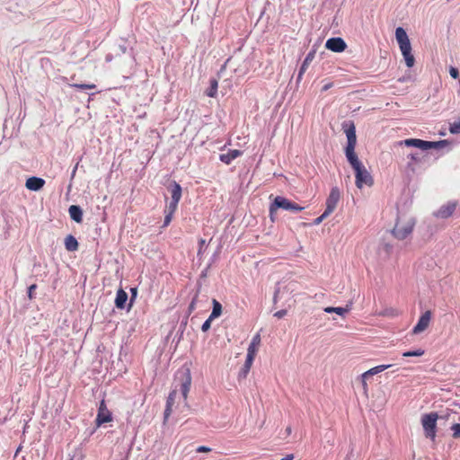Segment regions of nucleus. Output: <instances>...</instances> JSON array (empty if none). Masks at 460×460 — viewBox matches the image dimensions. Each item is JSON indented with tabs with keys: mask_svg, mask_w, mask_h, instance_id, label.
I'll return each mask as SVG.
<instances>
[{
	"mask_svg": "<svg viewBox=\"0 0 460 460\" xmlns=\"http://www.w3.org/2000/svg\"><path fill=\"white\" fill-rule=\"evenodd\" d=\"M178 201H173V200H171L170 204L166 207L164 212L165 213H170V214H174V212L176 211L177 209V207H178Z\"/></svg>",
	"mask_w": 460,
	"mask_h": 460,
	"instance_id": "obj_31",
	"label": "nucleus"
},
{
	"mask_svg": "<svg viewBox=\"0 0 460 460\" xmlns=\"http://www.w3.org/2000/svg\"><path fill=\"white\" fill-rule=\"evenodd\" d=\"M172 214H170V213H165V217H164V227H166L167 226H169V224L171 223L172 219Z\"/></svg>",
	"mask_w": 460,
	"mask_h": 460,
	"instance_id": "obj_35",
	"label": "nucleus"
},
{
	"mask_svg": "<svg viewBox=\"0 0 460 460\" xmlns=\"http://www.w3.org/2000/svg\"><path fill=\"white\" fill-rule=\"evenodd\" d=\"M210 451H211V449L205 446H200L197 448V452H199V453H207V452H210Z\"/></svg>",
	"mask_w": 460,
	"mask_h": 460,
	"instance_id": "obj_41",
	"label": "nucleus"
},
{
	"mask_svg": "<svg viewBox=\"0 0 460 460\" xmlns=\"http://www.w3.org/2000/svg\"><path fill=\"white\" fill-rule=\"evenodd\" d=\"M395 38L398 42L402 55L405 60L406 66L409 68L412 67L415 64V58L411 53V41L405 30L402 27L396 28Z\"/></svg>",
	"mask_w": 460,
	"mask_h": 460,
	"instance_id": "obj_1",
	"label": "nucleus"
},
{
	"mask_svg": "<svg viewBox=\"0 0 460 460\" xmlns=\"http://www.w3.org/2000/svg\"><path fill=\"white\" fill-rule=\"evenodd\" d=\"M449 131L451 134L460 133V119L450 124Z\"/></svg>",
	"mask_w": 460,
	"mask_h": 460,
	"instance_id": "obj_32",
	"label": "nucleus"
},
{
	"mask_svg": "<svg viewBox=\"0 0 460 460\" xmlns=\"http://www.w3.org/2000/svg\"><path fill=\"white\" fill-rule=\"evenodd\" d=\"M214 319H210V316L203 323L202 326H201V330L202 332H208L209 329H210V326H211V322L213 321Z\"/></svg>",
	"mask_w": 460,
	"mask_h": 460,
	"instance_id": "obj_34",
	"label": "nucleus"
},
{
	"mask_svg": "<svg viewBox=\"0 0 460 460\" xmlns=\"http://www.w3.org/2000/svg\"><path fill=\"white\" fill-rule=\"evenodd\" d=\"M128 300V294L123 288H119L115 298V305L119 309H124Z\"/></svg>",
	"mask_w": 460,
	"mask_h": 460,
	"instance_id": "obj_17",
	"label": "nucleus"
},
{
	"mask_svg": "<svg viewBox=\"0 0 460 460\" xmlns=\"http://www.w3.org/2000/svg\"><path fill=\"white\" fill-rule=\"evenodd\" d=\"M112 420L113 418L111 411L107 408L105 401L102 400L99 404L98 412L95 419L96 426L101 427L104 423L112 421Z\"/></svg>",
	"mask_w": 460,
	"mask_h": 460,
	"instance_id": "obj_8",
	"label": "nucleus"
},
{
	"mask_svg": "<svg viewBox=\"0 0 460 460\" xmlns=\"http://www.w3.org/2000/svg\"><path fill=\"white\" fill-rule=\"evenodd\" d=\"M293 459H294V455L288 454L285 457L281 458L280 460H293Z\"/></svg>",
	"mask_w": 460,
	"mask_h": 460,
	"instance_id": "obj_45",
	"label": "nucleus"
},
{
	"mask_svg": "<svg viewBox=\"0 0 460 460\" xmlns=\"http://www.w3.org/2000/svg\"><path fill=\"white\" fill-rule=\"evenodd\" d=\"M130 292H131V299H130V303H129V306H131L132 305V301L134 300V298L137 296V290L136 288H132L130 289Z\"/></svg>",
	"mask_w": 460,
	"mask_h": 460,
	"instance_id": "obj_42",
	"label": "nucleus"
},
{
	"mask_svg": "<svg viewBox=\"0 0 460 460\" xmlns=\"http://www.w3.org/2000/svg\"><path fill=\"white\" fill-rule=\"evenodd\" d=\"M341 199V191L337 187L332 188L326 199L325 215H331L336 208Z\"/></svg>",
	"mask_w": 460,
	"mask_h": 460,
	"instance_id": "obj_9",
	"label": "nucleus"
},
{
	"mask_svg": "<svg viewBox=\"0 0 460 460\" xmlns=\"http://www.w3.org/2000/svg\"><path fill=\"white\" fill-rule=\"evenodd\" d=\"M286 314H287V310L282 309V310L277 311L274 314V316L280 319V318H283Z\"/></svg>",
	"mask_w": 460,
	"mask_h": 460,
	"instance_id": "obj_39",
	"label": "nucleus"
},
{
	"mask_svg": "<svg viewBox=\"0 0 460 460\" xmlns=\"http://www.w3.org/2000/svg\"><path fill=\"white\" fill-rule=\"evenodd\" d=\"M415 219L412 217H398L392 234L398 240H404L411 234L415 226Z\"/></svg>",
	"mask_w": 460,
	"mask_h": 460,
	"instance_id": "obj_2",
	"label": "nucleus"
},
{
	"mask_svg": "<svg viewBox=\"0 0 460 460\" xmlns=\"http://www.w3.org/2000/svg\"><path fill=\"white\" fill-rule=\"evenodd\" d=\"M195 305H196V303H195V299H193V300L191 301V303L190 304V305H189V310H190V312H191L192 310H194V309H195Z\"/></svg>",
	"mask_w": 460,
	"mask_h": 460,
	"instance_id": "obj_46",
	"label": "nucleus"
},
{
	"mask_svg": "<svg viewBox=\"0 0 460 460\" xmlns=\"http://www.w3.org/2000/svg\"><path fill=\"white\" fill-rule=\"evenodd\" d=\"M171 413H172V406L166 405L165 410H164V420L168 419V417L171 415Z\"/></svg>",
	"mask_w": 460,
	"mask_h": 460,
	"instance_id": "obj_44",
	"label": "nucleus"
},
{
	"mask_svg": "<svg viewBox=\"0 0 460 460\" xmlns=\"http://www.w3.org/2000/svg\"><path fill=\"white\" fill-rule=\"evenodd\" d=\"M449 74L455 79H456L459 76V72L456 67H451L449 70Z\"/></svg>",
	"mask_w": 460,
	"mask_h": 460,
	"instance_id": "obj_38",
	"label": "nucleus"
},
{
	"mask_svg": "<svg viewBox=\"0 0 460 460\" xmlns=\"http://www.w3.org/2000/svg\"><path fill=\"white\" fill-rule=\"evenodd\" d=\"M71 87L80 90H86V89H95L96 85L94 84H70Z\"/></svg>",
	"mask_w": 460,
	"mask_h": 460,
	"instance_id": "obj_27",
	"label": "nucleus"
},
{
	"mask_svg": "<svg viewBox=\"0 0 460 460\" xmlns=\"http://www.w3.org/2000/svg\"><path fill=\"white\" fill-rule=\"evenodd\" d=\"M172 200L180 202L181 198V187L179 183L174 181L171 189Z\"/></svg>",
	"mask_w": 460,
	"mask_h": 460,
	"instance_id": "obj_22",
	"label": "nucleus"
},
{
	"mask_svg": "<svg viewBox=\"0 0 460 460\" xmlns=\"http://www.w3.org/2000/svg\"><path fill=\"white\" fill-rule=\"evenodd\" d=\"M408 158L411 160L409 163H408V167L411 169V170H414L413 168V164H417V163H420V159L419 157V155L417 154H410L408 155Z\"/></svg>",
	"mask_w": 460,
	"mask_h": 460,
	"instance_id": "obj_28",
	"label": "nucleus"
},
{
	"mask_svg": "<svg viewBox=\"0 0 460 460\" xmlns=\"http://www.w3.org/2000/svg\"><path fill=\"white\" fill-rule=\"evenodd\" d=\"M279 208L300 212L305 208V207L299 206L297 203L293 202L287 198L277 196L270 206V216L271 218Z\"/></svg>",
	"mask_w": 460,
	"mask_h": 460,
	"instance_id": "obj_4",
	"label": "nucleus"
},
{
	"mask_svg": "<svg viewBox=\"0 0 460 460\" xmlns=\"http://www.w3.org/2000/svg\"><path fill=\"white\" fill-rule=\"evenodd\" d=\"M367 379H361L362 387H363V390H364V393L366 395H367V392H368V385H367Z\"/></svg>",
	"mask_w": 460,
	"mask_h": 460,
	"instance_id": "obj_43",
	"label": "nucleus"
},
{
	"mask_svg": "<svg viewBox=\"0 0 460 460\" xmlns=\"http://www.w3.org/2000/svg\"><path fill=\"white\" fill-rule=\"evenodd\" d=\"M452 438L455 439L460 438V424L455 423L451 426Z\"/></svg>",
	"mask_w": 460,
	"mask_h": 460,
	"instance_id": "obj_30",
	"label": "nucleus"
},
{
	"mask_svg": "<svg viewBox=\"0 0 460 460\" xmlns=\"http://www.w3.org/2000/svg\"><path fill=\"white\" fill-rule=\"evenodd\" d=\"M349 311V308H344V307L328 306V307L324 308V312H326V313H336L339 315H344Z\"/></svg>",
	"mask_w": 460,
	"mask_h": 460,
	"instance_id": "obj_26",
	"label": "nucleus"
},
{
	"mask_svg": "<svg viewBox=\"0 0 460 460\" xmlns=\"http://www.w3.org/2000/svg\"><path fill=\"white\" fill-rule=\"evenodd\" d=\"M390 367H391V365H379V366L374 367L370 368L369 370L364 372L360 376V379H367L369 376H372L376 375L382 371H385V369L389 368Z\"/></svg>",
	"mask_w": 460,
	"mask_h": 460,
	"instance_id": "obj_19",
	"label": "nucleus"
},
{
	"mask_svg": "<svg viewBox=\"0 0 460 460\" xmlns=\"http://www.w3.org/2000/svg\"><path fill=\"white\" fill-rule=\"evenodd\" d=\"M44 184H45V181L42 178H39V177H35V176L28 178L25 182L26 188L30 190H34V191H37V190H40V189H42Z\"/></svg>",
	"mask_w": 460,
	"mask_h": 460,
	"instance_id": "obj_13",
	"label": "nucleus"
},
{
	"mask_svg": "<svg viewBox=\"0 0 460 460\" xmlns=\"http://www.w3.org/2000/svg\"><path fill=\"white\" fill-rule=\"evenodd\" d=\"M325 47L333 52H342L346 49L347 44L341 38H331L326 41Z\"/></svg>",
	"mask_w": 460,
	"mask_h": 460,
	"instance_id": "obj_12",
	"label": "nucleus"
},
{
	"mask_svg": "<svg viewBox=\"0 0 460 460\" xmlns=\"http://www.w3.org/2000/svg\"><path fill=\"white\" fill-rule=\"evenodd\" d=\"M191 385V376L190 371L189 369H186V371L183 373V379L181 385V391L182 394L183 398L186 400L188 396V393L190 391Z\"/></svg>",
	"mask_w": 460,
	"mask_h": 460,
	"instance_id": "obj_14",
	"label": "nucleus"
},
{
	"mask_svg": "<svg viewBox=\"0 0 460 460\" xmlns=\"http://www.w3.org/2000/svg\"><path fill=\"white\" fill-rule=\"evenodd\" d=\"M70 217L76 223L83 221V211L79 206L72 205L68 208Z\"/></svg>",
	"mask_w": 460,
	"mask_h": 460,
	"instance_id": "obj_18",
	"label": "nucleus"
},
{
	"mask_svg": "<svg viewBox=\"0 0 460 460\" xmlns=\"http://www.w3.org/2000/svg\"><path fill=\"white\" fill-rule=\"evenodd\" d=\"M329 215H325V211H324L320 217H318L317 218L314 219V224L315 226L320 225L323 221V219H325Z\"/></svg>",
	"mask_w": 460,
	"mask_h": 460,
	"instance_id": "obj_36",
	"label": "nucleus"
},
{
	"mask_svg": "<svg viewBox=\"0 0 460 460\" xmlns=\"http://www.w3.org/2000/svg\"><path fill=\"white\" fill-rule=\"evenodd\" d=\"M424 353H425L424 349H418L416 350L403 352L402 356L403 357H420V356H423Z\"/></svg>",
	"mask_w": 460,
	"mask_h": 460,
	"instance_id": "obj_29",
	"label": "nucleus"
},
{
	"mask_svg": "<svg viewBox=\"0 0 460 460\" xmlns=\"http://www.w3.org/2000/svg\"><path fill=\"white\" fill-rule=\"evenodd\" d=\"M456 202L450 201L441 206L435 213L434 216L438 218H447L453 215L456 208Z\"/></svg>",
	"mask_w": 460,
	"mask_h": 460,
	"instance_id": "obj_11",
	"label": "nucleus"
},
{
	"mask_svg": "<svg viewBox=\"0 0 460 460\" xmlns=\"http://www.w3.org/2000/svg\"><path fill=\"white\" fill-rule=\"evenodd\" d=\"M331 87H332V83L326 84L325 85H323V91H327V90H329Z\"/></svg>",
	"mask_w": 460,
	"mask_h": 460,
	"instance_id": "obj_47",
	"label": "nucleus"
},
{
	"mask_svg": "<svg viewBox=\"0 0 460 460\" xmlns=\"http://www.w3.org/2000/svg\"><path fill=\"white\" fill-rule=\"evenodd\" d=\"M242 155V152L237 149L230 150L226 154H221L219 159L221 162L226 164H230L233 160L239 157Z\"/></svg>",
	"mask_w": 460,
	"mask_h": 460,
	"instance_id": "obj_16",
	"label": "nucleus"
},
{
	"mask_svg": "<svg viewBox=\"0 0 460 460\" xmlns=\"http://www.w3.org/2000/svg\"><path fill=\"white\" fill-rule=\"evenodd\" d=\"M345 133L348 138V144L345 149L346 157L349 162L352 168H356L362 164L358 160V155L355 153V147L357 144L356 129L353 123H350L349 127L345 129Z\"/></svg>",
	"mask_w": 460,
	"mask_h": 460,
	"instance_id": "obj_3",
	"label": "nucleus"
},
{
	"mask_svg": "<svg viewBox=\"0 0 460 460\" xmlns=\"http://www.w3.org/2000/svg\"><path fill=\"white\" fill-rule=\"evenodd\" d=\"M176 394H177L176 390H173L169 394V396L166 401V405H170L172 407L174 401H175Z\"/></svg>",
	"mask_w": 460,
	"mask_h": 460,
	"instance_id": "obj_33",
	"label": "nucleus"
},
{
	"mask_svg": "<svg viewBox=\"0 0 460 460\" xmlns=\"http://www.w3.org/2000/svg\"><path fill=\"white\" fill-rule=\"evenodd\" d=\"M399 146H414L421 150H428L431 148L438 149L445 147L447 145V140L440 141H425L418 138H409L398 143Z\"/></svg>",
	"mask_w": 460,
	"mask_h": 460,
	"instance_id": "obj_5",
	"label": "nucleus"
},
{
	"mask_svg": "<svg viewBox=\"0 0 460 460\" xmlns=\"http://www.w3.org/2000/svg\"><path fill=\"white\" fill-rule=\"evenodd\" d=\"M287 432H288V434H290V433H291V428H290V427H288V428L287 429Z\"/></svg>",
	"mask_w": 460,
	"mask_h": 460,
	"instance_id": "obj_49",
	"label": "nucleus"
},
{
	"mask_svg": "<svg viewBox=\"0 0 460 460\" xmlns=\"http://www.w3.org/2000/svg\"><path fill=\"white\" fill-rule=\"evenodd\" d=\"M65 247L69 252H75L78 249V242L73 235L69 234L65 239Z\"/></svg>",
	"mask_w": 460,
	"mask_h": 460,
	"instance_id": "obj_21",
	"label": "nucleus"
},
{
	"mask_svg": "<svg viewBox=\"0 0 460 460\" xmlns=\"http://www.w3.org/2000/svg\"><path fill=\"white\" fill-rule=\"evenodd\" d=\"M205 240L204 239H200L199 240V251H198V256H200L203 252V247L205 245Z\"/></svg>",
	"mask_w": 460,
	"mask_h": 460,
	"instance_id": "obj_40",
	"label": "nucleus"
},
{
	"mask_svg": "<svg viewBox=\"0 0 460 460\" xmlns=\"http://www.w3.org/2000/svg\"><path fill=\"white\" fill-rule=\"evenodd\" d=\"M439 416L437 412L427 413L421 417V424L425 436L432 441L435 440L437 436V420Z\"/></svg>",
	"mask_w": 460,
	"mask_h": 460,
	"instance_id": "obj_6",
	"label": "nucleus"
},
{
	"mask_svg": "<svg viewBox=\"0 0 460 460\" xmlns=\"http://www.w3.org/2000/svg\"><path fill=\"white\" fill-rule=\"evenodd\" d=\"M261 335L259 333L255 334L252 337V341L248 347L247 353L256 356L259 347L261 345Z\"/></svg>",
	"mask_w": 460,
	"mask_h": 460,
	"instance_id": "obj_20",
	"label": "nucleus"
},
{
	"mask_svg": "<svg viewBox=\"0 0 460 460\" xmlns=\"http://www.w3.org/2000/svg\"><path fill=\"white\" fill-rule=\"evenodd\" d=\"M431 317H432L431 311L428 310V311L424 312L420 315L416 325L413 327L412 333L419 334V333H421L424 331H426L428 329V327L429 326Z\"/></svg>",
	"mask_w": 460,
	"mask_h": 460,
	"instance_id": "obj_10",
	"label": "nucleus"
},
{
	"mask_svg": "<svg viewBox=\"0 0 460 460\" xmlns=\"http://www.w3.org/2000/svg\"><path fill=\"white\" fill-rule=\"evenodd\" d=\"M439 418L441 419H445V420H447L449 418V413L447 412V414L445 415H441Z\"/></svg>",
	"mask_w": 460,
	"mask_h": 460,
	"instance_id": "obj_48",
	"label": "nucleus"
},
{
	"mask_svg": "<svg viewBox=\"0 0 460 460\" xmlns=\"http://www.w3.org/2000/svg\"><path fill=\"white\" fill-rule=\"evenodd\" d=\"M254 358H255L254 355L247 353L246 359H245L244 365L243 367V371L245 376L250 371V369H251V367L252 366Z\"/></svg>",
	"mask_w": 460,
	"mask_h": 460,
	"instance_id": "obj_25",
	"label": "nucleus"
},
{
	"mask_svg": "<svg viewBox=\"0 0 460 460\" xmlns=\"http://www.w3.org/2000/svg\"><path fill=\"white\" fill-rule=\"evenodd\" d=\"M315 57V51L314 50H312L310 51L305 58L304 59L301 66H300V69H299V72H298V75H297V80L300 81L303 77V75L305 73V71L307 70L308 66H310L311 62L314 60Z\"/></svg>",
	"mask_w": 460,
	"mask_h": 460,
	"instance_id": "obj_15",
	"label": "nucleus"
},
{
	"mask_svg": "<svg viewBox=\"0 0 460 460\" xmlns=\"http://www.w3.org/2000/svg\"><path fill=\"white\" fill-rule=\"evenodd\" d=\"M212 304L213 309L209 316L210 319H216L219 317L222 314V305L217 299H213Z\"/></svg>",
	"mask_w": 460,
	"mask_h": 460,
	"instance_id": "obj_23",
	"label": "nucleus"
},
{
	"mask_svg": "<svg viewBox=\"0 0 460 460\" xmlns=\"http://www.w3.org/2000/svg\"><path fill=\"white\" fill-rule=\"evenodd\" d=\"M218 83L216 79L210 80V87L207 90L206 94L208 97H216L217 93Z\"/></svg>",
	"mask_w": 460,
	"mask_h": 460,
	"instance_id": "obj_24",
	"label": "nucleus"
},
{
	"mask_svg": "<svg viewBox=\"0 0 460 460\" xmlns=\"http://www.w3.org/2000/svg\"><path fill=\"white\" fill-rule=\"evenodd\" d=\"M37 288V285L36 284H32L28 288V296L30 299H32L33 297V292L35 291V289Z\"/></svg>",
	"mask_w": 460,
	"mask_h": 460,
	"instance_id": "obj_37",
	"label": "nucleus"
},
{
	"mask_svg": "<svg viewBox=\"0 0 460 460\" xmlns=\"http://www.w3.org/2000/svg\"><path fill=\"white\" fill-rule=\"evenodd\" d=\"M354 171L356 177L355 183L358 189H362L365 185L371 187L374 184L372 175L363 164L354 168Z\"/></svg>",
	"mask_w": 460,
	"mask_h": 460,
	"instance_id": "obj_7",
	"label": "nucleus"
}]
</instances>
